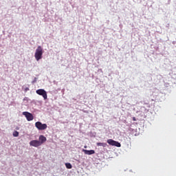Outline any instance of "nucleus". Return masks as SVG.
I'll return each instance as SVG.
<instances>
[{
    "label": "nucleus",
    "mask_w": 176,
    "mask_h": 176,
    "mask_svg": "<svg viewBox=\"0 0 176 176\" xmlns=\"http://www.w3.org/2000/svg\"><path fill=\"white\" fill-rule=\"evenodd\" d=\"M65 166L67 168V169H72V168L71 163H65Z\"/></svg>",
    "instance_id": "obj_10"
},
{
    "label": "nucleus",
    "mask_w": 176,
    "mask_h": 176,
    "mask_svg": "<svg viewBox=\"0 0 176 176\" xmlns=\"http://www.w3.org/2000/svg\"><path fill=\"white\" fill-rule=\"evenodd\" d=\"M36 93L38 94V96H42L44 100L47 99V93L45 89H37L36 91Z\"/></svg>",
    "instance_id": "obj_4"
},
{
    "label": "nucleus",
    "mask_w": 176,
    "mask_h": 176,
    "mask_svg": "<svg viewBox=\"0 0 176 176\" xmlns=\"http://www.w3.org/2000/svg\"><path fill=\"white\" fill-rule=\"evenodd\" d=\"M83 152L85 154H87L88 155L95 154V151L94 149H91L90 151H88L87 149H83Z\"/></svg>",
    "instance_id": "obj_7"
},
{
    "label": "nucleus",
    "mask_w": 176,
    "mask_h": 176,
    "mask_svg": "<svg viewBox=\"0 0 176 176\" xmlns=\"http://www.w3.org/2000/svg\"><path fill=\"white\" fill-rule=\"evenodd\" d=\"M132 120H134V121L137 120L136 118H135V117H133V118H132Z\"/></svg>",
    "instance_id": "obj_11"
},
{
    "label": "nucleus",
    "mask_w": 176,
    "mask_h": 176,
    "mask_svg": "<svg viewBox=\"0 0 176 176\" xmlns=\"http://www.w3.org/2000/svg\"><path fill=\"white\" fill-rule=\"evenodd\" d=\"M107 143L109 145L116 146L117 147H121V144L119 142H116V140H113V139H108Z\"/></svg>",
    "instance_id": "obj_5"
},
{
    "label": "nucleus",
    "mask_w": 176,
    "mask_h": 176,
    "mask_svg": "<svg viewBox=\"0 0 176 176\" xmlns=\"http://www.w3.org/2000/svg\"><path fill=\"white\" fill-rule=\"evenodd\" d=\"M12 135H14V137H19V132H18V131H14L12 133Z\"/></svg>",
    "instance_id": "obj_9"
},
{
    "label": "nucleus",
    "mask_w": 176,
    "mask_h": 176,
    "mask_svg": "<svg viewBox=\"0 0 176 176\" xmlns=\"http://www.w3.org/2000/svg\"><path fill=\"white\" fill-rule=\"evenodd\" d=\"M35 126L36 127V129H38V130L43 131V130H46V129L47 127V124H43V123H41V122H36Z\"/></svg>",
    "instance_id": "obj_3"
},
{
    "label": "nucleus",
    "mask_w": 176,
    "mask_h": 176,
    "mask_svg": "<svg viewBox=\"0 0 176 176\" xmlns=\"http://www.w3.org/2000/svg\"><path fill=\"white\" fill-rule=\"evenodd\" d=\"M47 140V138L45 137L43 135H41L39 136V140H32L30 142V146H33L34 147H38L39 146H41L44 142H45Z\"/></svg>",
    "instance_id": "obj_1"
},
{
    "label": "nucleus",
    "mask_w": 176,
    "mask_h": 176,
    "mask_svg": "<svg viewBox=\"0 0 176 176\" xmlns=\"http://www.w3.org/2000/svg\"><path fill=\"white\" fill-rule=\"evenodd\" d=\"M97 146H102V147H107V144L106 142H97Z\"/></svg>",
    "instance_id": "obj_8"
},
{
    "label": "nucleus",
    "mask_w": 176,
    "mask_h": 176,
    "mask_svg": "<svg viewBox=\"0 0 176 176\" xmlns=\"http://www.w3.org/2000/svg\"><path fill=\"white\" fill-rule=\"evenodd\" d=\"M23 115H24V116L26 117V119L28 121L33 120L34 118L32 113H28V111H23Z\"/></svg>",
    "instance_id": "obj_6"
},
{
    "label": "nucleus",
    "mask_w": 176,
    "mask_h": 176,
    "mask_svg": "<svg viewBox=\"0 0 176 176\" xmlns=\"http://www.w3.org/2000/svg\"><path fill=\"white\" fill-rule=\"evenodd\" d=\"M43 55V49L41 45H38L37 49H36V52L34 54V58L36 60H40L42 58V56Z\"/></svg>",
    "instance_id": "obj_2"
}]
</instances>
